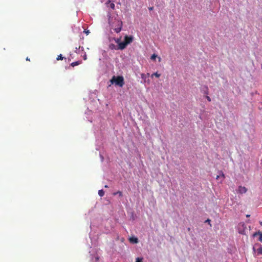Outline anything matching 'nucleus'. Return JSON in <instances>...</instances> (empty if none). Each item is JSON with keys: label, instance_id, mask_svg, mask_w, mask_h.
<instances>
[{"label": "nucleus", "instance_id": "nucleus-1", "mask_svg": "<svg viewBox=\"0 0 262 262\" xmlns=\"http://www.w3.org/2000/svg\"><path fill=\"white\" fill-rule=\"evenodd\" d=\"M112 83H115V85L122 87L124 84V78L122 76H113L112 79L111 80Z\"/></svg>", "mask_w": 262, "mask_h": 262}, {"label": "nucleus", "instance_id": "nucleus-2", "mask_svg": "<svg viewBox=\"0 0 262 262\" xmlns=\"http://www.w3.org/2000/svg\"><path fill=\"white\" fill-rule=\"evenodd\" d=\"M115 24L116 27L114 28L113 29L115 32L118 33L121 31L122 29V22L119 19H116L115 21Z\"/></svg>", "mask_w": 262, "mask_h": 262}, {"label": "nucleus", "instance_id": "nucleus-3", "mask_svg": "<svg viewBox=\"0 0 262 262\" xmlns=\"http://www.w3.org/2000/svg\"><path fill=\"white\" fill-rule=\"evenodd\" d=\"M126 43L124 41L120 42L119 45H117V50H122L124 49L127 46Z\"/></svg>", "mask_w": 262, "mask_h": 262}, {"label": "nucleus", "instance_id": "nucleus-4", "mask_svg": "<svg viewBox=\"0 0 262 262\" xmlns=\"http://www.w3.org/2000/svg\"><path fill=\"white\" fill-rule=\"evenodd\" d=\"M124 41L126 43L127 45L131 43L133 40V37L132 36L126 35L124 37Z\"/></svg>", "mask_w": 262, "mask_h": 262}, {"label": "nucleus", "instance_id": "nucleus-5", "mask_svg": "<svg viewBox=\"0 0 262 262\" xmlns=\"http://www.w3.org/2000/svg\"><path fill=\"white\" fill-rule=\"evenodd\" d=\"M247 190L245 187L239 186L238 188V192L241 194L245 193Z\"/></svg>", "mask_w": 262, "mask_h": 262}, {"label": "nucleus", "instance_id": "nucleus-6", "mask_svg": "<svg viewBox=\"0 0 262 262\" xmlns=\"http://www.w3.org/2000/svg\"><path fill=\"white\" fill-rule=\"evenodd\" d=\"M129 241L132 244H137L139 242L138 238L134 236L129 237Z\"/></svg>", "mask_w": 262, "mask_h": 262}, {"label": "nucleus", "instance_id": "nucleus-7", "mask_svg": "<svg viewBox=\"0 0 262 262\" xmlns=\"http://www.w3.org/2000/svg\"><path fill=\"white\" fill-rule=\"evenodd\" d=\"M107 7L111 8L112 10L115 9V4L110 0L107 1L105 4Z\"/></svg>", "mask_w": 262, "mask_h": 262}, {"label": "nucleus", "instance_id": "nucleus-8", "mask_svg": "<svg viewBox=\"0 0 262 262\" xmlns=\"http://www.w3.org/2000/svg\"><path fill=\"white\" fill-rule=\"evenodd\" d=\"M220 178H222V179H224L225 178L224 174L222 171L219 172V174L216 176V179L218 180Z\"/></svg>", "mask_w": 262, "mask_h": 262}, {"label": "nucleus", "instance_id": "nucleus-9", "mask_svg": "<svg viewBox=\"0 0 262 262\" xmlns=\"http://www.w3.org/2000/svg\"><path fill=\"white\" fill-rule=\"evenodd\" d=\"M149 73H147V74H143V73H142V74H141V78H142L143 80H144V81H145V80H146V79L147 77L148 76H149Z\"/></svg>", "mask_w": 262, "mask_h": 262}, {"label": "nucleus", "instance_id": "nucleus-10", "mask_svg": "<svg viewBox=\"0 0 262 262\" xmlns=\"http://www.w3.org/2000/svg\"><path fill=\"white\" fill-rule=\"evenodd\" d=\"M91 260L93 261V262H97V261L99 260V257L98 256L96 255L94 257H93V255H92V257H91Z\"/></svg>", "mask_w": 262, "mask_h": 262}, {"label": "nucleus", "instance_id": "nucleus-11", "mask_svg": "<svg viewBox=\"0 0 262 262\" xmlns=\"http://www.w3.org/2000/svg\"><path fill=\"white\" fill-rule=\"evenodd\" d=\"M109 48L111 50H117V46H116L113 43H111L109 45Z\"/></svg>", "mask_w": 262, "mask_h": 262}, {"label": "nucleus", "instance_id": "nucleus-12", "mask_svg": "<svg viewBox=\"0 0 262 262\" xmlns=\"http://www.w3.org/2000/svg\"><path fill=\"white\" fill-rule=\"evenodd\" d=\"M81 63V61H75V62H73L72 63H71V66L72 67H75L76 66H78L79 65V64H80Z\"/></svg>", "mask_w": 262, "mask_h": 262}, {"label": "nucleus", "instance_id": "nucleus-13", "mask_svg": "<svg viewBox=\"0 0 262 262\" xmlns=\"http://www.w3.org/2000/svg\"><path fill=\"white\" fill-rule=\"evenodd\" d=\"M257 252L258 255L262 254V246H260L257 249Z\"/></svg>", "mask_w": 262, "mask_h": 262}, {"label": "nucleus", "instance_id": "nucleus-14", "mask_svg": "<svg viewBox=\"0 0 262 262\" xmlns=\"http://www.w3.org/2000/svg\"><path fill=\"white\" fill-rule=\"evenodd\" d=\"M113 194H114V195H119V197H122V195H122V192H121V191H117V192H114V193H113Z\"/></svg>", "mask_w": 262, "mask_h": 262}, {"label": "nucleus", "instance_id": "nucleus-15", "mask_svg": "<svg viewBox=\"0 0 262 262\" xmlns=\"http://www.w3.org/2000/svg\"><path fill=\"white\" fill-rule=\"evenodd\" d=\"M98 194L100 196H103L104 195V191L101 189L98 191Z\"/></svg>", "mask_w": 262, "mask_h": 262}, {"label": "nucleus", "instance_id": "nucleus-16", "mask_svg": "<svg viewBox=\"0 0 262 262\" xmlns=\"http://www.w3.org/2000/svg\"><path fill=\"white\" fill-rule=\"evenodd\" d=\"M154 76H156L157 78H159L160 76V74L158 73V72H155L151 75V77H153Z\"/></svg>", "mask_w": 262, "mask_h": 262}, {"label": "nucleus", "instance_id": "nucleus-17", "mask_svg": "<svg viewBox=\"0 0 262 262\" xmlns=\"http://www.w3.org/2000/svg\"><path fill=\"white\" fill-rule=\"evenodd\" d=\"M261 232H260V231H258V232H255V233H253V237H255L256 236H257V235H258L260 236V234H261Z\"/></svg>", "mask_w": 262, "mask_h": 262}, {"label": "nucleus", "instance_id": "nucleus-18", "mask_svg": "<svg viewBox=\"0 0 262 262\" xmlns=\"http://www.w3.org/2000/svg\"><path fill=\"white\" fill-rule=\"evenodd\" d=\"M114 39L115 42L117 43L118 45H119V43L120 42V38H114Z\"/></svg>", "mask_w": 262, "mask_h": 262}, {"label": "nucleus", "instance_id": "nucleus-19", "mask_svg": "<svg viewBox=\"0 0 262 262\" xmlns=\"http://www.w3.org/2000/svg\"><path fill=\"white\" fill-rule=\"evenodd\" d=\"M143 258L142 257H137L136 259V262H142Z\"/></svg>", "mask_w": 262, "mask_h": 262}, {"label": "nucleus", "instance_id": "nucleus-20", "mask_svg": "<svg viewBox=\"0 0 262 262\" xmlns=\"http://www.w3.org/2000/svg\"><path fill=\"white\" fill-rule=\"evenodd\" d=\"M63 59V57H62V54H60L58 56V57H57V60H62Z\"/></svg>", "mask_w": 262, "mask_h": 262}, {"label": "nucleus", "instance_id": "nucleus-21", "mask_svg": "<svg viewBox=\"0 0 262 262\" xmlns=\"http://www.w3.org/2000/svg\"><path fill=\"white\" fill-rule=\"evenodd\" d=\"M157 55H156L155 54H154L153 55H151V59L152 60H154L156 59V58L157 57Z\"/></svg>", "mask_w": 262, "mask_h": 262}, {"label": "nucleus", "instance_id": "nucleus-22", "mask_svg": "<svg viewBox=\"0 0 262 262\" xmlns=\"http://www.w3.org/2000/svg\"><path fill=\"white\" fill-rule=\"evenodd\" d=\"M75 52H76L77 53H80V50H79L78 48H75Z\"/></svg>", "mask_w": 262, "mask_h": 262}, {"label": "nucleus", "instance_id": "nucleus-23", "mask_svg": "<svg viewBox=\"0 0 262 262\" xmlns=\"http://www.w3.org/2000/svg\"><path fill=\"white\" fill-rule=\"evenodd\" d=\"M258 240L260 242H262V232H261V234L260 235V236L259 237V239Z\"/></svg>", "mask_w": 262, "mask_h": 262}, {"label": "nucleus", "instance_id": "nucleus-24", "mask_svg": "<svg viewBox=\"0 0 262 262\" xmlns=\"http://www.w3.org/2000/svg\"><path fill=\"white\" fill-rule=\"evenodd\" d=\"M79 50H80V51H84V48L83 47H79L78 48Z\"/></svg>", "mask_w": 262, "mask_h": 262}, {"label": "nucleus", "instance_id": "nucleus-25", "mask_svg": "<svg viewBox=\"0 0 262 262\" xmlns=\"http://www.w3.org/2000/svg\"><path fill=\"white\" fill-rule=\"evenodd\" d=\"M100 157L101 158V161L102 162L103 161L104 158L101 154H100Z\"/></svg>", "mask_w": 262, "mask_h": 262}, {"label": "nucleus", "instance_id": "nucleus-26", "mask_svg": "<svg viewBox=\"0 0 262 262\" xmlns=\"http://www.w3.org/2000/svg\"><path fill=\"white\" fill-rule=\"evenodd\" d=\"M83 59L86 60L87 59L86 53H84V55L83 56Z\"/></svg>", "mask_w": 262, "mask_h": 262}, {"label": "nucleus", "instance_id": "nucleus-27", "mask_svg": "<svg viewBox=\"0 0 262 262\" xmlns=\"http://www.w3.org/2000/svg\"><path fill=\"white\" fill-rule=\"evenodd\" d=\"M84 32H85V33H86V35L89 34H90V31H89V30H85V31H84Z\"/></svg>", "mask_w": 262, "mask_h": 262}, {"label": "nucleus", "instance_id": "nucleus-28", "mask_svg": "<svg viewBox=\"0 0 262 262\" xmlns=\"http://www.w3.org/2000/svg\"><path fill=\"white\" fill-rule=\"evenodd\" d=\"M210 220L209 219H207V220L205 221V223H208L209 224H210Z\"/></svg>", "mask_w": 262, "mask_h": 262}, {"label": "nucleus", "instance_id": "nucleus-29", "mask_svg": "<svg viewBox=\"0 0 262 262\" xmlns=\"http://www.w3.org/2000/svg\"><path fill=\"white\" fill-rule=\"evenodd\" d=\"M206 98L209 101H211V99L209 96H206Z\"/></svg>", "mask_w": 262, "mask_h": 262}, {"label": "nucleus", "instance_id": "nucleus-30", "mask_svg": "<svg viewBox=\"0 0 262 262\" xmlns=\"http://www.w3.org/2000/svg\"><path fill=\"white\" fill-rule=\"evenodd\" d=\"M149 10H153V7H150V8H149Z\"/></svg>", "mask_w": 262, "mask_h": 262}, {"label": "nucleus", "instance_id": "nucleus-31", "mask_svg": "<svg viewBox=\"0 0 262 262\" xmlns=\"http://www.w3.org/2000/svg\"><path fill=\"white\" fill-rule=\"evenodd\" d=\"M26 60H27V61H29V60H30V58H29V57H27L26 58Z\"/></svg>", "mask_w": 262, "mask_h": 262}, {"label": "nucleus", "instance_id": "nucleus-32", "mask_svg": "<svg viewBox=\"0 0 262 262\" xmlns=\"http://www.w3.org/2000/svg\"><path fill=\"white\" fill-rule=\"evenodd\" d=\"M246 216H247V217H249V216H250V215L247 214V215H246Z\"/></svg>", "mask_w": 262, "mask_h": 262}, {"label": "nucleus", "instance_id": "nucleus-33", "mask_svg": "<svg viewBox=\"0 0 262 262\" xmlns=\"http://www.w3.org/2000/svg\"><path fill=\"white\" fill-rule=\"evenodd\" d=\"M260 224L261 225H262V222H260Z\"/></svg>", "mask_w": 262, "mask_h": 262}, {"label": "nucleus", "instance_id": "nucleus-34", "mask_svg": "<svg viewBox=\"0 0 262 262\" xmlns=\"http://www.w3.org/2000/svg\"><path fill=\"white\" fill-rule=\"evenodd\" d=\"M261 68L262 69V63H261Z\"/></svg>", "mask_w": 262, "mask_h": 262}]
</instances>
